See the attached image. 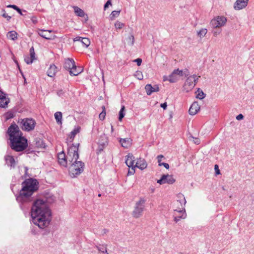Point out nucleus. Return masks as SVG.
<instances>
[{
  "mask_svg": "<svg viewBox=\"0 0 254 254\" xmlns=\"http://www.w3.org/2000/svg\"><path fill=\"white\" fill-rule=\"evenodd\" d=\"M111 0H108L106 3L104 5V9L106 10L108 7L109 5H111Z\"/></svg>",
  "mask_w": 254,
  "mask_h": 254,
  "instance_id": "49",
  "label": "nucleus"
},
{
  "mask_svg": "<svg viewBox=\"0 0 254 254\" xmlns=\"http://www.w3.org/2000/svg\"><path fill=\"white\" fill-rule=\"evenodd\" d=\"M146 200L143 198H140L135 205L134 209L132 212V215L135 218L140 217L144 209V204Z\"/></svg>",
  "mask_w": 254,
  "mask_h": 254,
  "instance_id": "7",
  "label": "nucleus"
},
{
  "mask_svg": "<svg viewBox=\"0 0 254 254\" xmlns=\"http://www.w3.org/2000/svg\"><path fill=\"white\" fill-rule=\"evenodd\" d=\"M175 73V70L173 71L171 75L169 76H163V81H167L168 80L170 82H175V78L173 76V74Z\"/></svg>",
  "mask_w": 254,
  "mask_h": 254,
  "instance_id": "32",
  "label": "nucleus"
},
{
  "mask_svg": "<svg viewBox=\"0 0 254 254\" xmlns=\"http://www.w3.org/2000/svg\"><path fill=\"white\" fill-rule=\"evenodd\" d=\"M227 18L224 16H217L213 19L210 22L211 26L215 28L222 27L225 25Z\"/></svg>",
  "mask_w": 254,
  "mask_h": 254,
  "instance_id": "10",
  "label": "nucleus"
},
{
  "mask_svg": "<svg viewBox=\"0 0 254 254\" xmlns=\"http://www.w3.org/2000/svg\"><path fill=\"white\" fill-rule=\"evenodd\" d=\"M33 223L40 229L47 227L51 221V211L47 202L42 199L35 201L31 209Z\"/></svg>",
  "mask_w": 254,
  "mask_h": 254,
  "instance_id": "1",
  "label": "nucleus"
},
{
  "mask_svg": "<svg viewBox=\"0 0 254 254\" xmlns=\"http://www.w3.org/2000/svg\"><path fill=\"white\" fill-rule=\"evenodd\" d=\"M127 44L129 46H133L134 43V38L133 35H129L126 39Z\"/></svg>",
  "mask_w": 254,
  "mask_h": 254,
  "instance_id": "34",
  "label": "nucleus"
},
{
  "mask_svg": "<svg viewBox=\"0 0 254 254\" xmlns=\"http://www.w3.org/2000/svg\"><path fill=\"white\" fill-rule=\"evenodd\" d=\"M164 158V156L163 155H159L157 156V160H158V165L160 166V164H162V163L161 162V161H162V159Z\"/></svg>",
  "mask_w": 254,
  "mask_h": 254,
  "instance_id": "45",
  "label": "nucleus"
},
{
  "mask_svg": "<svg viewBox=\"0 0 254 254\" xmlns=\"http://www.w3.org/2000/svg\"><path fill=\"white\" fill-rule=\"evenodd\" d=\"M7 37L9 39L15 40L17 38V33L15 31H11L8 32Z\"/></svg>",
  "mask_w": 254,
  "mask_h": 254,
  "instance_id": "29",
  "label": "nucleus"
},
{
  "mask_svg": "<svg viewBox=\"0 0 254 254\" xmlns=\"http://www.w3.org/2000/svg\"><path fill=\"white\" fill-rule=\"evenodd\" d=\"M130 168H131V169L128 170L127 175H132L135 173V167H130Z\"/></svg>",
  "mask_w": 254,
  "mask_h": 254,
  "instance_id": "42",
  "label": "nucleus"
},
{
  "mask_svg": "<svg viewBox=\"0 0 254 254\" xmlns=\"http://www.w3.org/2000/svg\"><path fill=\"white\" fill-rule=\"evenodd\" d=\"M69 71L70 74L73 76H76L81 72L80 71L77 70L75 64H74V67H72Z\"/></svg>",
  "mask_w": 254,
  "mask_h": 254,
  "instance_id": "31",
  "label": "nucleus"
},
{
  "mask_svg": "<svg viewBox=\"0 0 254 254\" xmlns=\"http://www.w3.org/2000/svg\"><path fill=\"white\" fill-rule=\"evenodd\" d=\"M20 9L17 6V7L15 9V10H16L17 12L19 11Z\"/></svg>",
  "mask_w": 254,
  "mask_h": 254,
  "instance_id": "60",
  "label": "nucleus"
},
{
  "mask_svg": "<svg viewBox=\"0 0 254 254\" xmlns=\"http://www.w3.org/2000/svg\"><path fill=\"white\" fill-rule=\"evenodd\" d=\"M131 139L129 138H127L125 139L122 138L120 140V142L123 147L127 148L131 146Z\"/></svg>",
  "mask_w": 254,
  "mask_h": 254,
  "instance_id": "26",
  "label": "nucleus"
},
{
  "mask_svg": "<svg viewBox=\"0 0 254 254\" xmlns=\"http://www.w3.org/2000/svg\"><path fill=\"white\" fill-rule=\"evenodd\" d=\"M108 232V230L107 229H103L102 231V234L104 235Z\"/></svg>",
  "mask_w": 254,
  "mask_h": 254,
  "instance_id": "57",
  "label": "nucleus"
},
{
  "mask_svg": "<svg viewBox=\"0 0 254 254\" xmlns=\"http://www.w3.org/2000/svg\"><path fill=\"white\" fill-rule=\"evenodd\" d=\"M135 159L134 156L131 153H129L126 156V163L129 167H135Z\"/></svg>",
  "mask_w": 254,
  "mask_h": 254,
  "instance_id": "16",
  "label": "nucleus"
},
{
  "mask_svg": "<svg viewBox=\"0 0 254 254\" xmlns=\"http://www.w3.org/2000/svg\"><path fill=\"white\" fill-rule=\"evenodd\" d=\"M4 159L5 162L8 166H9L11 167H14L15 166L16 162L12 155L7 154L5 156Z\"/></svg>",
  "mask_w": 254,
  "mask_h": 254,
  "instance_id": "21",
  "label": "nucleus"
},
{
  "mask_svg": "<svg viewBox=\"0 0 254 254\" xmlns=\"http://www.w3.org/2000/svg\"><path fill=\"white\" fill-rule=\"evenodd\" d=\"M221 33V31H213V35L214 36H217V35Z\"/></svg>",
  "mask_w": 254,
  "mask_h": 254,
  "instance_id": "58",
  "label": "nucleus"
},
{
  "mask_svg": "<svg viewBox=\"0 0 254 254\" xmlns=\"http://www.w3.org/2000/svg\"><path fill=\"white\" fill-rule=\"evenodd\" d=\"M135 167L143 170L147 168V163L144 159L139 158L135 163Z\"/></svg>",
  "mask_w": 254,
  "mask_h": 254,
  "instance_id": "19",
  "label": "nucleus"
},
{
  "mask_svg": "<svg viewBox=\"0 0 254 254\" xmlns=\"http://www.w3.org/2000/svg\"><path fill=\"white\" fill-rule=\"evenodd\" d=\"M111 130L112 131H113L114 130L113 127L112 126H111Z\"/></svg>",
  "mask_w": 254,
  "mask_h": 254,
  "instance_id": "61",
  "label": "nucleus"
},
{
  "mask_svg": "<svg viewBox=\"0 0 254 254\" xmlns=\"http://www.w3.org/2000/svg\"><path fill=\"white\" fill-rule=\"evenodd\" d=\"M200 107L198 103L194 102L190 106L189 112L190 115H195L199 110Z\"/></svg>",
  "mask_w": 254,
  "mask_h": 254,
  "instance_id": "20",
  "label": "nucleus"
},
{
  "mask_svg": "<svg viewBox=\"0 0 254 254\" xmlns=\"http://www.w3.org/2000/svg\"><path fill=\"white\" fill-rule=\"evenodd\" d=\"M200 77V76H197L195 74L189 76L184 84V90L186 92H189L192 90L197 83Z\"/></svg>",
  "mask_w": 254,
  "mask_h": 254,
  "instance_id": "8",
  "label": "nucleus"
},
{
  "mask_svg": "<svg viewBox=\"0 0 254 254\" xmlns=\"http://www.w3.org/2000/svg\"><path fill=\"white\" fill-rule=\"evenodd\" d=\"M189 74L190 72L187 68L181 70L179 68L176 69V75L186 77L189 76Z\"/></svg>",
  "mask_w": 254,
  "mask_h": 254,
  "instance_id": "25",
  "label": "nucleus"
},
{
  "mask_svg": "<svg viewBox=\"0 0 254 254\" xmlns=\"http://www.w3.org/2000/svg\"><path fill=\"white\" fill-rule=\"evenodd\" d=\"M145 89L148 95H150L152 93L159 91V86L156 84L152 86L151 84H148L145 85Z\"/></svg>",
  "mask_w": 254,
  "mask_h": 254,
  "instance_id": "17",
  "label": "nucleus"
},
{
  "mask_svg": "<svg viewBox=\"0 0 254 254\" xmlns=\"http://www.w3.org/2000/svg\"><path fill=\"white\" fill-rule=\"evenodd\" d=\"M37 31L39 35L46 39L52 40L56 38V35H52L50 34V33L53 32L52 30L38 29Z\"/></svg>",
  "mask_w": 254,
  "mask_h": 254,
  "instance_id": "11",
  "label": "nucleus"
},
{
  "mask_svg": "<svg viewBox=\"0 0 254 254\" xmlns=\"http://www.w3.org/2000/svg\"><path fill=\"white\" fill-rule=\"evenodd\" d=\"M134 62L136 63L137 65L139 66L141 65L142 63V60L140 58H138L134 60Z\"/></svg>",
  "mask_w": 254,
  "mask_h": 254,
  "instance_id": "50",
  "label": "nucleus"
},
{
  "mask_svg": "<svg viewBox=\"0 0 254 254\" xmlns=\"http://www.w3.org/2000/svg\"><path fill=\"white\" fill-rule=\"evenodd\" d=\"M39 183L37 180L32 178L26 179L21 184L22 189L17 197V201L22 202L30 200V196L38 189Z\"/></svg>",
  "mask_w": 254,
  "mask_h": 254,
  "instance_id": "3",
  "label": "nucleus"
},
{
  "mask_svg": "<svg viewBox=\"0 0 254 254\" xmlns=\"http://www.w3.org/2000/svg\"><path fill=\"white\" fill-rule=\"evenodd\" d=\"M249 0H237L234 5L235 10H241L245 8L248 3Z\"/></svg>",
  "mask_w": 254,
  "mask_h": 254,
  "instance_id": "15",
  "label": "nucleus"
},
{
  "mask_svg": "<svg viewBox=\"0 0 254 254\" xmlns=\"http://www.w3.org/2000/svg\"><path fill=\"white\" fill-rule=\"evenodd\" d=\"M214 169L216 171V174L217 175H218V174H220V170L218 168V166L217 165H215L214 166Z\"/></svg>",
  "mask_w": 254,
  "mask_h": 254,
  "instance_id": "51",
  "label": "nucleus"
},
{
  "mask_svg": "<svg viewBox=\"0 0 254 254\" xmlns=\"http://www.w3.org/2000/svg\"><path fill=\"white\" fill-rule=\"evenodd\" d=\"M175 182L173 176L169 175H164L160 179L158 180L157 182L159 184H164L165 183L172 184Z\"/></svg>",
  "mask_w": 254,
  "mask_h": 254,
  "instance_id": "13",
  "label": "nucleus"
},
{
  "mask_svg": "<svg viewBox=\"0 0 254 254\" xmlns=\"http://www.w3.org/2000/svg\"><path fill=\"white\" fill-rule=\"evenodd\" d=\"M82 38L81 37H75L74 39H73V41L74 42H76V41H80L81 42V39Z\"/></svg>",
  "mask_w": 254,
  "mask_h": 254,
  "instance_id": "54",
  "label": "nucleus"
},
{
  "mask_svg": "<svg viewBox=\"0 0 254 254\" xmlns=\"http://www.w3.org/2000/svg\"><path fill=\"white\" fill-rule=\"evenodd\" d=\"M121 11L120 10H114L113 11L110 15L111 18L112 19H114V18L118 17Z\"/></svg>",
  "mask_w": 254,
  "mask_h": 254,
  "instance_id": "40",
  "label": "nucleus"
},
{
  "mask_svg": "<svg viewBox=\"0 0 254 254\" xmlns=\"http://www.w3.org/2000/svg\"><path fill=\"white\" fill-rule=\"evenodd\" d=\"M55 118L58 124L62 125V113L61 112H57L54 115Z\"/></svg>",
  "mask_w": 254,
  "mask_h": 254,
  "instance_id": "30",
  "label": "nucleus"
},
{
  "mask_svg": "<svg viewBox=\"0 0 254 254\" xmlns=\"http://www.w3.org/2000/svg\"><path fill=\"white\" fill-rule=\"evenodd\" d=\"M243 118H244V116H243L242 114H240L238 115L236 117V119H237V120H242V119H243Z\"/></svg>",
  "mask_w": 254,
  "mask_h": 254,
  "instance_id": "53",
  "label": "nucleus"
},
{
  "mask_svg": "<svg viewBox=\"0 0 254 254\" xmlns=\"http://www.w3.org/2000/svg\"><path fill=\"white\" fill-rule=\"evenodd\" d=\"M7 7L12 8H13L15 10L17 7V6L16 5H12V4L8 5L7 6Z\"/></svg>",
  "mask_w": 254,
  "mask_h": 254,
  "instance_id": "55",
  "label": "nucleus"
},
{
  "mask_svg": "<svg viewBox=\"0 0 254 254\" xmlns=\"http://www.w3.org/2000/svg\"><path fill=\"white\" fill-rule=\"evenodd\" d=\"M84 164L80 161H77L70 164L69 172L71 177H75L81 174L84 170Z\"/></svg>",
  "mask_w": 254,
  "mask_h": 254,
  "instance_id": "5",
  "label": "nucleus"
},
{
  "mask_svg": "<svg viewBox=\"0 0 254 254\" xmlns=\"http://www.w3.org/2000/svg\"><path fill=\"white\" fill-rule=\"evenodd\" d=\"M81 43L83 46L87 48L90 44V41L87 38H82L81 39Z\"/></svg>",
  "mask_w": 254,
  "mask_h": 254,
  "instance_id": "35",
  "label": "nucleus"
},
{
  "mask_svg": "<svg viewBox=\"0 0 254 254\" xmlns=\"http://www.w3.org/2000/svg\"><path fill=\"white\" fill-rule=\"evenodd\" d=\"M125 26V24L119 21H117L115 23V27L116 29H121Z\"/></svg>",
  "mask_w": 254,
  "mask_h": 254,
  "instance_id": "38",
  "label": "nucleus"
},
{
  "mask_svg": "<svg viewBox=\"0 0 254 254\" xmlns=\"http://www.w3.org/2000/svg\"><path fill=\"white\" fill-rule=\"evenodd\" d=\"M18 12L21 15H23V14L22 13V11H21V10L20 9L19 11H18Z\"/></svg>",
  "mask_w": 254,
  "mask_h": 254,
  "instance_id": "59",
  "label": "nucleus"
},
{
  "mask_svg": "<svg viewBox=\"0 0 254 254\" xmlns=\"http://www.w3.org/2000/svg\"><path fill=\"white\" fill-rule=\"evenodd\" d=\"M222 189H223V190H226V189H225V187H224V186H223V187H222Z\"/></svg>",
  "mask_w": 254,
  "mask_h": 254,
  "instance_id": "62",
  "label": "nucleus"
},
{
  "mask_svg": "<svg viewBox=\"0 0 254 254\" xmlns=\"http://www.w3.org/2000/svg\"><path fill=\"white\" fill-rule=\"evenodd\" d=\"M190 137H191L192 139H193V141L194 142V143L196 144H199L200 142V140L199 139V138H196V137H194L193 136H190Z\"/></svg>",
  "mask_w": 254,
  "mask_h": 254,
  "instance_id": "44",
  "label": "nucleus"
},
{
  "mask_svg": "<svg viewBox=\"0 0 254 254\" xmlns=\"http://www.w3.org/2000/svg\"><path fill=\"white\" fill-rule=\"evenodd\" d=\"M13 117V114L11 112H8L5 114V118L6 120H8Z\"/></svg>",
  "mask_w": 254,
  "mask_h": 254,
  "instance_id": "43",
  "label": "nucleus"
},
{
  "mask_svg": "<svg viewBox=\"0 0 254 254\" xmlns=\"http://www.w3.org/2000/svg\"><path fill=\"white\" fill-rule=\"evenodd\" d=\"M186 203L185 197L182 193H179L176 196V206L177 208H176V211H178L179 213H181V216H178V218H182L185 219L187 217L185 206Z\"/></svg>",
  "mask_w": 254,
  "mask_h": 254,
  "instance_id": "4",
  "label": "nucleus"
},
{
  "mask_svg": "<svg viewBox=\"0 0 254 254\" xmlns=\"http://www.w3.org/2000/svg\"><path fill=\"white\" fill-rule=\"evenodd\" d=\"M32 21H33V22H36V20H32Z\"/></svg>",
  "mask_w": 254,
  "mask_h": 254,
  "instance_id": "63",
  "label": "nucleus"
},
{
  "mask_svg": "<svg viewBox=\"0 0 254 254\" xmlns=\"http://www.w3.org/2000/svg\"><path fill=\"white\" fill-rule=\"evenodd\" d=\"M134 75L139 80H142L143 78L142 72L140 71H136Z\"/></svg>",
  "mask_w": 254,
  "mask_h": 254,
  "instance_id": "39",
  "label": "nucleus"
},
{
  "mask_svg": "<svg viewBox=\"0 0 254 254\" xmlns=\"http://www.w3.org/2000/svg\"><path fill=\"white\" fill-rule=\"evenodd\" d=\"M58 161L61 165L64 167L67 166V161L66 160V156H65L63 151L58 154Z\"/></svg>",
  "mask_w": 254,
  "mask_h": 254,
  "instance_id": "18",
  "label": "nucleus"
},
{
  "mask_svg": "<svg viewBox=\"0 0 254 254\" xmlns=\"http://www.w3.org/2000/svg\"><path fill=\"white\" fill-rule=\"evenodd\" d=\"M197 93L196 97L199 99H202L205 97V94L200 88H198L196 92Z\"/></svg>",
  "mask_w": 254,
  "mask_h": 254,
  "instance_id": "33",
  "label": "nucleus"
},
{
  "mask_svg": "<svg viewBox=\"0 0 254 254\" xmlns=\"http://www.w3.org/2000/svg\"><path fill=\"white\" fill-rule=\"evenodd\" d=\"M10 99L6 94L0 90V107L6 108L7 107Z\"/></svg>",
  "mask_w": 254,
  "mask_h": 254,
  "instance_id": "12",
  "label": "nucleus"
},
{
  "mask_svg": "<svg viewBox=\"0 0 254 254\" xmlns=\"http://www.w3.org/2000/svg\"><path fill=\"white\" fill-rule=\"evenodd\" d=\"M207 30L206 28H202L197 32V35L200 38L203 37L207 33Z\"/></svg>",
  "mask_w": 254,
  "mask_h": 254,
  "instance_id": "36",
  "label": "nucleus"
},
{
  "mask_svg": "<svg viewBox=\"0 0 254 254\" xmlns=\"http://www.w3.org/2000/svg\"><path fill=\"white\" fill-rule=\"evenodd\" d=\"M3 11L4 13L2 14V16L3 17L6 18L7 20L8 21H9L11 19V16L8 15L6 13V12H5V11L4 10Z\"/></svg>",
  "mask_w": 254,
  "mask_h": 254,
  "instance_id": "48",
  "label": "nucleus"
},
{
  "mask_svg": "<svg viewBox=\"0 0 254 254\" xmlns=\"http://www.w3.org/2000/svg\"><path fill=\"white\" fill-rule=\"evenodd\" d=\"M58 72L57 67L54 64H51L47 70V75L51 77H54Z\"/></svg>",
  "mask_w": 254,
  "mask_h": 254,
  "instance_id": "22",
  "label": "nucleus"
},
{
  "mask_svg": "<svg viewBox=\"0 0 254 254\" xmlns=\"http://www.w3.org/2000/svg\"><path fill=\"white\" fill-rule=\"evenodd\" d=\"M20 124L23 130L29 131L34 128L36 123L32 119L26 118L21 119Z\"/></svg>",
  "mask_w": 254,
  "mask_h": 254,
  "instance_id": "9",
  "label": "nucleus"
},
{
  "mask_svg": "<svg viewBox=\"0 0 254 254\" xmlns=\"http://www.w3.org/2000/svg\"><path fill=\"white\" fill-rule=\"evenodd\" d=\"M101 195V194H99V195H98L99 196H100Z\"/></svg>",
  "mask_w": 254,
  "mask_h": 254,
  "instance_id": "64",
  "label": "nucleus"
},
{
  "mask_svg": "<svg viewBox=\"0 0 254 254\" xmlns=\"http://www.w3.org/2000/svg\"><path fill=\"white\" fill-rule=\"evenodd\" d=\"M96 248L99 252L103 254H109L107 251V245L106 244H99L96 246Z\"/></svg>",
  "mask_w": 254,
  "mask_h": 254,
  "instance_id": "27",
  "label": "nucleus"
},
{
  "mask_svg": "<svg viewBox=\"0 0 254 254\" xmlns=\"http://www.w3.org/2000/svg\"><path fill=\"white\" fill-rule=\"evenodd\" d=\"M7 133L9 136L11 148L15 151H22L27 146V140L22 136L19 127L15 124H12L8 127Z\"/></svg>",
  "mask_w": 254,
  "mask_h": 254,
  "instance_id": "2",
  "label": "nucleus"
},
{
  "mask_svg": "<svg viewBox=\"0 0 254 254\" xmlns=\"http://www.w3.org/2000/svg\"><path fill=\"white\" fill-rule=\"evenodd\" d=\"M181 213H179L178 211H176V223L179 221L181 219H183L182 218L178 217V216H181Z\"/></svg>",
  "mask_w": 254,
  "mask_h": 254,
  "instance_id": "46",
  "label": "nucleus"
},
{
  "mask_svg": "<svg viewBox=\"0 0 254 254\" xmlns=\"http://www.w3.org/2000/svg\"><path fill=\"white\" fill-rule=\"evenodd\" d=\"M78 145L79 144H77V146L73 145L68 148L66 155L67 164H69L70 165L78 160L79 158V155L77 152Z\"/></svg>",
  "mask_w": 254,
  "mask_h": 254,
  "instance_id": "6",
  "label": "nucleus"
},
{
  "mask_svg": "<svg viewBox=\"0 0 254 254\" xmlns=\"http://www.w3.org/2000/svg\"><path fill=\"white\" fill-rule=\"evenodd\" d=\"M106 116L105 108L103 107V111L99 114V119L101 120H103Z\"/></svg>",
  "mask_w": 254,
  "mask_h": 254,
  "instance_id": "41",
  "label": "nucleus"
},
{
  "mask_svg": "<svg viewBox=\"0 0 254 254\" xmlns=\"http://www.w3.org/2000/svg\"><path fill=\"white\" fill-rule=\"evenodd\" d=\"M75 62L72 59L68 58L65 60L64 67L66 69L69 70L72 67H74Z\"/></svg>",
  "mask_w": 254,
  "mask_h": 254,
  "instance_id": "23",
  "label": "nucleus"
},
{
  "mask_svg": "<svg viewBox=\"0 0 254 254\" xmlns=\"http://www.w3.org/2000/svg\"><path fill=\"white\" fill-rule=\"evenodd\" d=\"M163 166L167 169H168L169 168V164L166 163H162V164H160V166Z\"/></svg>",
  "mask_w": 254,
  "mask_h": 254,
  "instance_id": "52",
  "label": "nucleus"
},
{
  "mask_svg": "<svg viewBox=\"0 0 254 254\" xmlns=\"http://www.w3.org/2000/svg\"><path fill=\"white\" fill-rule=\"evenodd\" d=\"M80 130V127L79 126L75 127L74 128L72 131H71L70 134L68 135V138H67V141L69 142H72L73 140L75 135L79 133Z\"/></svg>",
  "mask_w": 254,
  "mask_h": 254,
  "instance_id": "24",
  "label": "nucleus"
},
{
  "mask_svg": "<svg viewBox=\"0 0 254 254\" xmlns=\"http://www.w3.org/2000/svg\"><path fill=\"white\" fill-rule=\"evenodd\" d=\"M125 109V106H123L119 112V120L120 121H121L122 120L123 118L125 116V113H124Z\"/></svg>",
  "mask_w": 254,
  "mask_h": 254,
  "instance_id": "37",
  "label": "nucleus"
},
{
  "mask_svg": "<svg viewBox=\"0 0 254 254\" xmlns=\"http://www.w3.org/2000/svg\"><path fill=\"white\" fill-rule=\"evenodd\" d=\"M73 8L76 15L82 17L84 16L85 13L81 8L76 6H73Z\"/></svg>",
  "mask_w": 254,
  "mask_h": 254,
  "instance_id": "28",
  "label": "nucleus"
},
{
  "mask_svg": "<svg viewBox=\"0 0 254 254\" xmlns=\"http://www.w3.org/2000/svg\"><path fill=\"white\" fill-rule=\"evenodd\" d=\"M160 106L163 108L164 110H165L166 108H167V103H163V104H161Z\"/></svg>",
  "mask_w": 254,
  "mask_h": 254,
  "instance_id": "56",
  "label": "nucleus"
},
{
  "mask_svg": "<svg viewBox=\"0 0 254 254\" xmlns=\"http://www.w3.org/2000/svg\"><path fill=\"white\" fill-rule=\"evenodd\" d=\"M30 55L25 56L24 57V61L27 64H31L33 62L36 60L35 53L34 48L32 47L30 49Z\"/></svg>",
  "mask_w": 254,
  "mask_h": 254,
  "instance_id": "14",
  "label": "nucleus"
},
{
  "mask_svg": "<svg viewBox=\"0 0 254 254\" xmlns=\"http://www.w3.org/2000/svg\"><path fill=\"white\" fill-rule=\"evenodd\" d=\"M64 92L62 89H60L57 91V95L60 97L64 96Z\"/></svg>",
  "mask_w": 254,
  "mask_h": 254,
  "instance_id": "47",
  "label": "nucleus"
}]
</instances>
